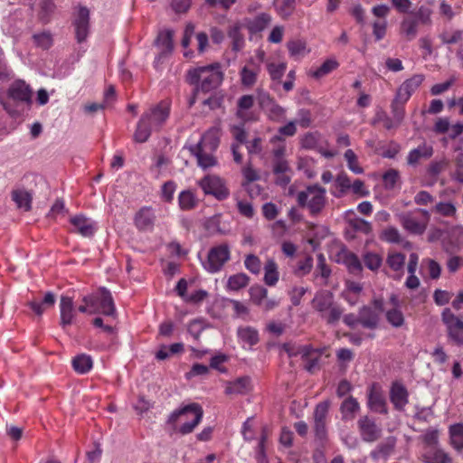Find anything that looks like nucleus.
<instances>
[{"label": "nucleus", "mask_w": 463, "mask_h": 463, "mask_svg": "<svg viewBox=\"0 0 463 463\" xmlns=\"http://www.w3.org/2000/svg\"><path fill=\"white\" fill-rule=\"evenodd\" d=\"M170 114V106L166 101L150 107L139 118L134 139L136 142H146L153 132L159 131L165 124Z\"/></svg>", "instance_id": "f257e3e1"}, {"label": "nucleus", "mask_w": 463, "mask_h": 463, "mask_svg": "<svg viewBox=\"0 0 463 463\" xmlns=\"http://www.w3.org/2000/svg\"><path fill=\"white\" fill-rule=\"evenodd\" d=\"M223 80L219 63L194 68L187 72V80L196 86V90L210 92L218 88Z\"/></svg>", "instance_id": "f03ea898"}, {"label": "nucleus", "mask_w": 463, "mask_h": 463, "mask_svg": "<svg viewBox=\"0 0 463 463\" xmlns=\"http://www.w3.org/2000/svg\"><path fill=\"white\" fill-rule=\"evenodd\" d=\"M203 415L199 404L192 403L174 411L168 418V423L183 435L191 433L200 423Z\"/></svg>", "instance_id": "7ed1b4c3"}, {"label": "nucleus", "mask_w": 463, "mask_h": 463, "mask_svg": "<svg viewBox=\"0 0 463 463\" xmlns=\"http://www.w3.org/2000/svg\"><path fill=\"white\" fill-rule=\"evenodd\" d=\"M311 306L329 324L335 323L341 317L342 310L335 303L334 294L329 290L317 291L312 299Z\"/></svg>", "instance_id": "20e7f679"}, {"label": "nucleus", "mask_w": 463, "mask_h": 463, "mask_svg": "<svg viewBox=\"0 0 463 463\" xmlns=\"http://www.w3.org/2000/svg\"><path fill=\"white\" fill-rule=\"evenodd\" d=\"M425 80V75L422 73L413 74L406 79L396 90L392 100V107L396 116H402V108L409 101L412 94L421 86Z\"/></svg>", "instance_id": "39448f33"}, {"label": "nucleus", "mask_w": 463, "mask_h": 463, "mask_svg": "<svg viewBox=\"0 0 463 463\" xmlns=\"http://www.w3.org/2000/svg\"><path fill=\"white\" fill-rule=\"evenodd\" d=\"M297 202L299 206L307 208L311 215H317L326 206V191L318 184L308 185L298 193Z\"/></svg>", "instance_id": "423d86ee"}, {"label": "nucleus", "mask_w": 463, "mask_h": 463, "mask_svg": "<svg viewBox=\"0 0 463 463\" xmlns=\"http://www.w3.org/2000/svg\"><path fill=\"white\" fill-rule=\"evenodd\" d=\"M430 218V213L425 209H416L398 214V219L402 228L409 233L415 235L424 233Z\"/></svg>", "instance_id": "0eeeda50"}, {"label": "nucleus", "mask_w": 463, "mask_h": 463, "mask_svg": "<svg viewBox=\"0 0 463 463\" xmlns=\"http://www.w3.org/2000/svg\"><path fill=\"white\" fill-rule=\"evenodd\" d=\"M82 301L90 307V314L101 313L105 316H116L113 298L105 288H101L98 292L83 297Z\"/></svg>", "instance_id": "6e6552de"}, {"label": "nucleus", "mask_w": 463, "mask_h": 463, "mask_svg": "<svg viewBox=\"0 0 463 463\" xmlns=\"http://www.w3.org/2000/svg\"><path fill=\"white\" fill-rule=\"evenodd\" d=\"M205 194L213 195L217 200H225L230 195V190L225 181L216 175H207L197 182Z\"/></svg>", "instance_id": "1a4fd4ad"}, {"label": "nucleus", "mask_w": 463, "mask_h": 463, "mask_svg": "<svg viewBox=\"0 0 463 463\" xmlns=\"http://www.w3.org/2000/svg\"><path fill=\"white\" fill-rule=\"evenodd\" d=\"M231 250L227 244H220L213 247L207 255V259L203 261V268L210 273L218 272L223 265L230 260Z\"/></svg>", "instance_id": "9d476101"}, {"label": "nucleus", "mask_w": 463, "mask_h": 463, "mask_svg": "<svg viewBox=\"0 0 463 463\" xmlns=\"http://www.w3.org/2000/svg\"><path fill=\"white\" fill-rule=\"evenodd\" d=\"M441 320L446 326L449 339L457 345H463V320L448 307L442 311Z\"/></svg>", "instance_id": "9b49d317"}, {"label": "nucleus", "mask_w": 463, "mask_h": 463, "mask_svg": "<svg viewBox=\"0 0 463 463\" xmlns=\"http://www.w3.org/2000/svg\"><path fill=\"white\" fill-rule=\"evenodd\" d=\"M72 24L77 42H84L90 33V10L85 6L80 5Z\"/></svg>", "instance_id": "f8f14e48"}, {"label": "nucleus", "mask_w": 463, "mask_h": 463, "mask_svg": "<svg viewBox=\"0 0 463 463\" xmlns=\"http://www.w3.org/2000/svg\"><path fill=\"white\" fill-rule=\"evenodd\" d=\"M330 402L324 401L319 402L314 411V429L317 439L324 440L326 438V417L328 414Z\"/></svg>", "instance_id": "ddd939ff"}, {"label": "nucleus", "mask_w": 463, "mask_h": 463, "mask_svg": "<svg viewBox=\"0 0 463 463\" xmlns=\"http://www.w3.org/2000/svg\"><path fill=\"white\" fill-rule=\"evenodd\" d=\"M73 232L83 237H92L98 230L97 222L83 214L72 216L70 220Z\"/></svg>", "instance_id": "4468645a"}, {"label": "nucleus", "mask_w": 463, "mask_h": 463, "mask_svg": "<svg viewBox=\"0 0 463 463\" xmlns=\"http://www.w3.org/2000/svg\"><path fill=\"white\" fill-rule=\"evenodd\" d=\"M156 222L154 209L150 206H143L134 216V224L138 231H152Z\"/></svg>", "instance_id": "2eb2a0df"}, {"label": "nucleus", "mask_w": 463, "mask_h": 463, "mask_svg": "<svg viewBox=\"0 0 463 463\" xmlns=\"http://www.w3.org/2000/svg\"><path fill=\"white\" fill-rule=\"evenodd\" d=\"M367 405L369 409L377 413H387L386 401L381 388L373 383L368 390Z\"/></svg>", "instance_id": "dca6fc26"}, {"label": "nucleus", "mask_w": 463, "mask_h": 463, "mask_svg": "<svg viewBox=\"0 0 463 463\" xmlns=\"http://www.w3.org/2000/svg\"><path fill=\"white\" fill-rule=\"evenodd\" d=\"M287 351L290 356L297 354L301 355V358L306 363L305 368L308 372H312L315 368H317L320 357V353L317 350L313 349L310 345L299 346L296 352L290 349H287Z\"/></svg>", "instance_id": "f3484780"}, {"label": "nucleus", "mask_w": 463, "mask_h": 463, "mask_svg": "<svg viewBox=\"0 0 463 463\" xmlns=\"http://www.w3.org/2000/svg\"><path fill=\"white\" fill-rule=\"evenodd\" d=\"M260 70V63L256 62L254 58H250L240 71L241 84L246 87L253 86L257 81Z\"/></svg>", "instance_id": "a211bd4d"}, {"label": "nucleus", "mask_w": 463, "mask_h": 463, "mask_svg": "<svg viewBox=\"0 0 463 463\" xmlns=\"http://www.w3.org/2000/svg\"><path fill=\"white\" fill-rule=\"evenodd\" d=\"M336 261L346 266L350 273L358 275L362 272V263L354 253L349 251L346 248H343L336 254Z\"/></svg>", "instance_id": "6ab92c4d"}, {"label": "nucleus", "mask_w": 463, "mask_h": 463, "mask_svg": "<svg viewBox=\"0 0 463 463\" xmlns=\"http://www.w3.org/2000/svg\"><path fill=\"white\" fill-rule=\"evenodd\" d=\"M240 22L250 34H255L262 32L270 24L271 16L266 13H261L253 18H244Z\"/></svg>", "instance_id": "aec40b11"}, {"label": "nucleus", "mask_w": 463, "mask_h": 463, "mask_svg": "<svg viewBox=\"0 0 463 463\" xmlns=\"http://www.w3.org/2000/svg\"><path fill=\"white\" fill-rule=\"evenodd\" d=\"M76 317L73 300L71 297L62 296L60 301V325L62 328L71 326Z\"/></svg>", "instance_id": "412c9836"}, {"label": "nucleus", "mask_w": 463, "mask_h": 463, "mask_svg": "<svg viewBox=\"0 0 463 463\" xmlns=\"http://www.w3.org/2000/svg\"><path fill=\"white\" fill-rule=\"evenodd\" d=\"M251 390V380L249 376H242L234 381L228 382L225 387L227 395H245Z\"/></svg>", "instance_id": "4be33fe9"}, {"label": "nucleus", "mask_w": 463, "mask_h": 463, "mask_svg": "<svg viewBox=\"0 0 463 463\" xmlns=\"http://www.w3.org/2000/svg\"><path fill=\"white\" fill-rule=\"evenodd\" d=\"M190 150L196 157L198 165L203 170L217 165V159L213 156L214 151H209L208 149L195 146H191Z\"/></svg>", "instance_id": "5701e85b"}, {"label": "nucleus", "mask_w": 463, "mask_h": 463, "mask_svg": "<svg viewBox=\"0 0 463 463\" xmlns=\"http://www.w3.org/2000/svg\"><path fill=\"white\" fill-rule=\"evenodd\" d=\"M8 94L14 100L29 103L31 101L32 90L24 80H16L10 86Z\"/></svg>", "instance_id": "b1692460"}, {"label": "nucleus", "mask_w": 463, "mask_h": 463, "mask_svg": "<svg viewBox=\"0 0 463 463\" xmlns=\"http://www.w3.org/2000/svg\"><path fill=\"white\" fill-rule=\"evenodd\" d=\"M358 425L364 440L372 442L379 438L381 430L377 427L375 422L368 417L361 418L358 421Z\"/></svg>", "instance_id": "393cba45"}, {"label": "nucleus", "mask_w": 463, "mask_h": 463, "mask_svg": "<svg viewBox=\"0 0 463 463\" xmlns=\"http://www.w3.org/2000/svg\"><path fill=\"white\" fill-rule=\"evenodd\" d=\"M220 143V128L218 127L211 128L202 137L195 146L208 149L209 151H215Z\"/></svg>", "instance_id": "a878e982"}, {"label": "nucleus", "mask_w": 463, "mask_h": 463, "mask_svg": "<svg viewBox=\"0 0 463 463\" xmlns=\"http://www.w3.org/2000/svg\"><path fill=\"white\" fill-rule=\"evenodd\" d=\"M173 36L174 32L172 30H165L158 33L157 38L156 40V44L157 48L160 50L159 58L165 57L173 52Z\"/></svg>", "instance_id": "bb28decb"}, {"label": "nucleus", "mask_w": 463, "mask_h": 463, "mask_svg": "<svg viewBox=\"0 0 463 463\" xmlns=\"http://www.w3.org/2000/svg\"><path fill=\"white\" fill-rule=\"evenodd\" d=\"M237 336L243 348H250L259 342V333L251 326H240Z\"/></svg>", "instance_id": "cd10ccee"}, {"label": "nucleus", "mask_w": 463, "mask_h": 463, "mask_svg": "<svg viewBox=\"0 0 463 463\" xmlns=\"http://www.w3.org/2000/svg\"><path fill=\"white\" fill-rule=\"evenodd\" d=\"M359 411L360 404L358 401L353 396H348L345 398L340 405V412L343 420H353Z\"/></svg>", "instance_id": "c85d7f7f"}, {"label": "nucleus", "mask_w": 463, "mask_h": 463, "mask_svg": "<svg viewBox=\"0 0 463 463\" xmlns=\"http://www.w3.org/2000/svg\"><path fill=\"white\" fill-rule=\"evenodd\" d=\"M390 398L396 409L402 410L408 403V392L402 384L395 383L391 388Z\"/></svg>", "instance_id": "c756f323"}, {"label": "nucleus", "mask_w": 463, "mask_h": 463, "mask_svg": "<svg viewBox=\"0 0 463 463\" xmlns=\"http://www.w3.org/2000/svg\"><path fill=\"white\" fill-rule=\"evenodd\" d=\"M433 154L431 146L422 143L418 147L411 150L407 156V163L410 165H416L421 159L430 158Z\"/></svg>", "instance_id": "7c9ffc66"}, {"label": "nucleus", "mask_w": 463, "mask_h": 463, "mask_svg": "<svg viewBox=\"0 0 463 463\" xmlns=\"http://www.w3.org/2000/svg\"><path fill=\"white\" fill-rule=\"evenodd\" d=\"M243 29L242 24L238 21L231 25L228 30V36L232 40V49L235 52L241 51L244 47L245 40L241 33Z\"/></svg>", "instance_id": "2f4dec72"}, {"label": "nucleus", "mask_w": 463, "mask_h": 463, "mask_svg": "<svg viewBox=\"0 0 463 463\" xmlns=\"http://www.w3.org/2000/svg\"><path fill=\"white\" fill-rule=\"evenodd\" d=\"M421 457L424 463H452L449 454L439 447L427 449Z\"/></svg>", "instance_id": "473e14b6"}, {"label": "nucleus", "mask_w": 463, "mask_h": 463, "mask_svg": "<svg viewBox=\"0 0 463 463\" xmlns=\"http://www.w3.org/2000/svg\"><path fill=\"white\" fill-rule=\"evenodd\" d=\"M390 107L392 118L389 117L385 112L382 111L376 114V118L374 119V122H383V127L388 130L398 128L405 118V108H402V116L398 118L393 111L392 105Z\"/></svg>", "instance_id": "72a5a7b5"}, {"label": "nucleus", "mask_w": 463, "mask_h": 463, "mask_svg": "<svg viewBox=\"0 0 463 463\" xmlns=\"http://www.w3.org/2000/svg\"><path fill=\"white\" fill-rule=\"evenodd\" d=\"M379 315L369 307H363L359 311V324L364 327L374 329L379 324Z\"/></svg>", "instance_id": "f704fd0d"}, {"label": "nucleus", "mask_w": 463, "mask_h": 463, "mask_svg": "<svg viewBox=\"0 0 463 463\" xmlns=\"http://www.w3.org/2000/svg\"><path fill=\"white\" fill-rule=\"evenodd\" d=\"M339 66V62L335 58H329L326 60L319 67L316 69H310L307 72L308 76L319 80L335 70H336Z\"/></svg>", "instance_id": "c9c22d12"}, {"label": "nucleus", "mask_w": 463, "mask_h": 463, "mask_svg": "<svg viewBox=\"0 0 463 463\" xmlns=\"http://www.w3.org/2000/svg\"><path fill=\"white\" fill-rule=\"evenodd\" d=\"M363 293V287L358 282H347L345 288L342 291L343 298L351 306L356 305Z\"/></svg>", "instance_id": "e433bc0d"}, {"label": "nucleus", "mask_w": 463, "mask_h": 463, "mask_svg": "<svg viewBox=\"0 0 463 463\" xmlns=\"http://www.w3.org/2000/svg\"><path fill=\"white\" fill-rule=\"evenodd\" d=\"M264 282L267 286L273 287L279 279L278 265L273 259H269L264 267Z\"/></svg>", "instance_id": "4c0bfd02"}, {"label": "nucleus", "mask_w": 463, "mask_h": 463, "mask_svg": "<svg viewBox=\"0 0 463 463\" xmlns=\"http://www.w3.org/2000/svg\"><path fill=\"white\" fill-rule=\"evenodd\" d=\"M287 48L290 57L295 60H300L309 53L310 50L307 46V43L303 40H293L287 43Z\"/></svg>", "instance_id": "58836bf2"}, {"label": "nucleus", "mask_w": 463, "mask_h": 463, "mask_svg": "<svg viewBox=\"0 0 463 463\" xmlns=\"http://www.w3.org/2000/svg\"><path fill=\"white\" fill-rule=\"evenodd\" d=\"M12 198L18 208L24 211L31 210L33 195L30 192L24 189L15 190L12 193Z\"/></svg>", "instance_id": "ea45409f"}, {"label": "nucleus", "mask_w": 463, "mask_h": 463, "mask_svg": "<svg viewBox=\"0 0 463 463\" xmlns=\"http://www.w3.org/2000/svg\"><path fill=\"white\" fill-rule=\"evenodd\" d=\"M93 366V361L88 354H79L72 360V367L75 372L80 374L89 373Z\"/></svg>", "instance_id": "a19ab883"}, {"label": "nucleus", "mask_w": 463, "mask_h": 463, "mask_svg": "<svg viewBox=\"0 0 463 463\" xmlns=\"http://www.w3.org/2000/svg\"><path fill=\"white\" fill-rule=\"evenodd\" d=\"M198 200L190 190L182 191L178 196V203L183 211H189L197 205Z\"/></svg>", "instance_id": "79ce46f5"}, {"label": "nucleus", "mask_w": 463, "mask_h": 463, "mask_svg": "<svg viewBox=\"0 0 463 463\" xmlns=\"http://www.w3.org/2000/svg\"><path fill=\"white\" fill-rule=\"evenodd\" d=\"M385 318L395 328H400L405 324V318L401 307L387 309L385 311Z\"/></svg>", "instance_id": "37998d69"}, {"label": "nucleus", "mask_w": 463, "mask_h": 463, "mask_svg": "<svg viewBox=\"0 0 463 463\" xmlns=\"http://www.w3.org/2000/svg\"><path fill=\"white\" fill-rule=\"evenodd\" d=\"M351 180L348 175L342 172L337 175L335 180V187L336 191L333 192V195L335 197L343 196L351 187Z\"/></svg>", "instance_id": "c03bdc74"}, {"label": "nucleus", "mask_w": 463, "mask_h": 463, "mask_svg": "<svg viewBox=\"0 0 463 463\" xmlns=\"http://www.w3.org/2000/svg\"><path fill=\"white\" fill-rule=\"evenodd\" d=\"M451 445L458 450L463 449V424L457 423L449 427Z\"/></svg>", "instance_id": "a18cd8bd"}, {"label": "nucleus", "mask_w": 463, "mask_h": 463, "mask_svg": "<svg viewBox=\"0 0 463 463\" xmlns=\"http://www.w3.org/2000/svg\"><path fill=\"white\" fill-rule=\"evenodd\" d=\"M275 8L282 18L289 17L296 7L295 0H275Z\"/></svg>", "instance_id": "49530a36"}, {"label": "nucleus", "mask_w": 463, "mask_h": 463, "mask_svg": "<svg viewBox=\"0 0 463 463\" xmlns=\"http://www.w3.org/2000/svg\"><path fill=\"white\" fill-rule=\"evenodd\" d=\"M419 23L414 18H405L402 21L401 29L408 40L414 39L418 34Z\"/></svg>", "instance_id": "de8ad7c7"}, {"label": "nucleus", "mask_w": 463, "mask_h": 463, "mask_svg": "<svg viewBox=\"0 0 463 463\" xmlns=\"http://www.w3.org/2000/svg\"><path fill=\"white\" fill-rule=\"evenodd\" d=\"M249 283V277L244 273H237L229 278L227 288L230 290L237 291L245 288Z\"/></svg>", "instance_id": "09e8293b"}, {"label": "nucleus", "mask_w": 463, "mask_h": 463, "mask_svg": "<svg viewBox=\"0 0 463 463\" xmlns=\"http://www.w3.org/2000/svg\"><path fill=\"white\" fill-rule=\"evenodd\" d=\"M269 143L273 145L271 154L274 159L284 158L286 152L285 139L280 136H273L269 139Z\"/></svg>", "instance_id": "8fccbe9b"}, {"label": "nucleus", "mask_w": 463, "mask_h": 463, "mask_svg": "<svg viewBox=\"0 0 463 463\" xmlns=\"http://www.w3.org/2000/svg\"><path fill=\"white\" fill-rule=\"evenodd\" d=\"M432 10L426 6L420 5L414 13V19L418 21L419 24L432 25Z\"/></svg>", "instance_id": "3c124183"}, {"label": "nucleus", "mask_w": 463, "mask_h": 463, "mask_svg": "<svg viewBox=\"0 0 463 463\" xmlns=\"http://www.w3.org/2000/svg\"><path fill=\"white\" fill-rule=\"evenodd\" d=\"M348 169L355 175L364 173V168L359 165L358 158L352 149H347L344 154Z\"/></svg>", "instance_id": "603ef678"}, {"label": "nucleus", "mask_w": 463, "mask_h": 463, "mask_svg": "<svg viewBox=\"0 0 463 463\" xmlns=\"http://www.w3.org/2000/svg\"><path fill=\"white\" fill-rule=\"evenodd\" d=\"M395 439H389L386 443L381 444L372 452V457L375 459L386 458L393 450Z\"/></svg>", "instance_id": "864d4df0"}, {"label": "nucleus", "mask_w": 463, "mask_h": 463, "mask_svg": "<svg viewBox=\"0 0 463 463\" xmlns=\"http://www.w3.org/2000/svg\"><path fill=\"white\" fill-rule=\"evenodd\" d=\"M254 103V99L251 95H243L238 100L237 116L241 119L247 120L246 111L250 109Z\"/></svg>", "instance_id": "5fc2aeb1"}, {"label": "nucleus", "mask_w": 463, "mask_h": 463, "mask_svg": "<svg viewBox=\"0 0 463 463\" xmlns=\"http://www.w3.org/2000/svg\"><path fill=\"white\" fill-rule=\"evenodd\" d=\"M267 70L268 72L273 80H279L287 69V63L286 62H267Z\"/></svg>", "instance_id": "6e6d98bb"}, {"label": "nucleus", "mask_w": 463, "mask_h": 463, "mask_svg": "<svg viewBox=\"0 0 463 463\" xmlns=\"http://www.w3.org/2000/svg\"><path fill=\"white\" fill-rule=\"evenodd\" d=\"M463 32L461 30H450V31H443L439 38L440 39L442 44H453L457 43L462 39Z\"/></svg>", "instance_id": "4d7b16f0"}, {"label": "nucleus", "mask_w": 463, "mask_h": 463, "mask_svg": "<svg viewBox=\"0 0 463 463\" xmlns=\"http://www.w3.org/2000/svg\"><path fill=\"white\" fill-rule=\"evenodd\" d=\"M386 262L392 270H402L405 264V255L398 252L390 253L387 257Z\"/></svg>", "instance_id": "13d9d810"}, {"label": "nucleus", "mask_w": 463, "mask_h": 463, "mask_svg": "<svg viewBox=\"0 0 463 463\" xmlns=\"http://www.w3.org/2000/svg\"><path fill=\"white\" fill-rule=\"evenodd\" d=\"M434 211L445 217H454L457 213V208L454 203L450 202H439L435 205Z\"/></svg>", "instance_id": "bf43d9fd"}, {"label": "nucleus", "mask_w": 463, "mask_h": 463, "mask_svg": "<svg viewBox=\"0 0 463 463\" xmlns=\"http://www.w3.org/2000/svg\"><path fill=\"white\" fill-rule=\"evenodd\" d=\"M381 239L389 243H400L402 236L397 228L393 226L387 227L382 232Z\"/></svg>", "instance_id": "052dcab7"}, {"label": "nucleus", "mask_w": 463, "mask_h": 463, "mask_svg": "<svg viewBox=\"0 0 463 463\" xmlns=\"http://www.w3.org/2000/svg\"><path fill=\"white\" fill-rule=\"evenodd\" d=\"M422 440L424 442L423 451L427 449H432L439 447V431L437 430H428L422 435Z\"/></svg>", "instance_id": "680f3d73"}, {"label": "nucleus", "mask_w": 463, "mask_h": 463, "mask_svg": "<svg viewBox=\"0 0 463 463\" xmlns=\"http://www.w3.org/2000/svg\"><path fill=\"white\" fill-rule=\"evenodd\" d=\"M245 268L252 274L258 275L262 268L260 260L254 254H249L244 260Z\"/></svg>", "instance_id": "e2e57ef3"}, {"label": "nucleus", "mask_w": 463, "mask_h": 463, "mask_svg": "<svg viewBox=\"0 0 463 463\" xmlns=\"http://www.w3.org/2000/svg\"><path fill=\"white\" fill-rule=\"evenodd\" d=\"M364 262L367 269L374 271L381 267L383 259L377 253L367 252L364 255Z\"/></svg>", "instance_id": "0e129e2a"}, {"label": "nucleus", "mask_w": 463, "mask_h": 463, "mask_svg": "<svg viewBox=\"0 0 463 463\" xmlns=\"http://www.w3.org/2000/svg\"><path fill=\"white\" fill-rule=\"evenodd\" d=\"M400 179L399 172L395 169H390L383 176V185L386 189H393Z\"/></svg>", "instance_id": "69168bd1"}, {"label": "nucleus", "mask_w": 463, "mask_h": 463, "mask_svg": "<svg viewBox=\"0 0 463 463\" xmlns=\"http://www.w3.org/2000/svg\"><path fill=\"white\" fill-rule=\"evenodd\" d=\"M266 109L269 110V118L271 120L280 122L286 118V109L275 102Z\"/></svg>", "instance_id": "338daca9"}, {"label": "nucleus", "mask_w": 463, "mask_h": 463, "mask_svg": "<svg viewBox=\"0 0 463 463\" xmlns=\"http://www.w3.org/2000/svg\"><path fill=\"white\" fill-rule=\"evenodd\" d=\"M266 297L268 290L265 288L258 286L250 288V298L255 305L260 307Z\"/></svg>", "instance_id": "774afa93"}]
</instances>
